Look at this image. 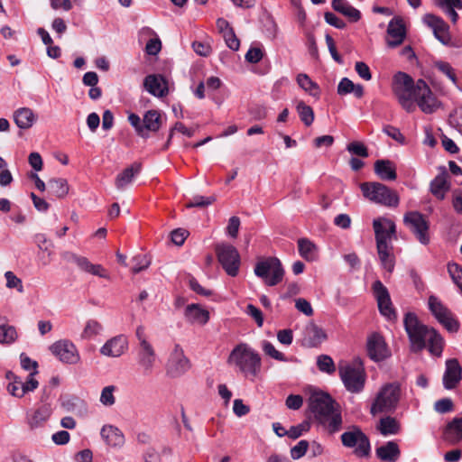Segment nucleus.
Instances as JSON below:
<instances>
[{
    "mask_svg": "<svg viewBox=\"0 0 462 462\" xmlns=\"http://www.w3.org/2000/svg\"><path fill=\"white\" fill-rule=\"evenodd\" d=\"M189 368L190 362L185 356L182 347L180 345H175L168 361V374L171 377H179L188 372Z\"/></svg>",
    "mask_w": 462,
    "mask_h": 462,
    "instance_id": "16",
    "label": "nucleus"
},
{
    "mask_svg": "<svg viewBox=\"0 0 462 462\" xmlns=\"http://www.w3.org/2000/svg\"><path fill=\"white\" fill-rule=\"evenodd\" d=\"M141 171V164L134 162L131 166L125 168L122 172H120L116 178V187L123 190L125 189L126 186H128L130 183H132L134 176L139 174Z\"/></svg>",
    "mask_w": 462,
    "mask_h": 462,
    "instance_id": "32",
    "label": "nucleus"
},
{
    "mask_svg": "<svg viewBox=\"0 0 462 462\" xmlns=\"http://www.w3.org/2000/svg\"><path fill=\"white\" fill-rule=\"evenodd\" d=\"M347 151L353 154H356L357 156L366 158L368 157V151L367 148L365 146L364 143L360 142H352L350 143L347 147Z\"/></svg>",
    "mask_w": 462,
    "mask_h": 462,
    "instance_id": "55",
    "label": "nucleus"
},
{
    "mask_svg": "<svg viewBox=\"0 0 462 462\" xmlns=\"http://www.w3.org/2000/svg\"><path fill=\"white\" fill-rule=\"evenodd\" d=\"M14 121L20 129L31 128L37 120V116L29 107H20L14 112Z\"/></svg>",
    "mask_w": 462,
    "mask_h": 462,
    "instance_id": "29",
    "label": "nucleus"
},
{
    "mask_svg": "<svg viewBox=\"0 0 462 462\" xmlns=\"http://www.w3.org/2000/svg\"><path fill=\"white\" fill-rule=\"evenodd\" d=\"M403 323L413 352H420L428 346L430 354L437 356L441 355L444 340L437 330L422 324L418 317L411 312L405 315Z\"/></svg>",
    "mask_w": 462,
    "mask_h": 462,
    "instance_id": "1",
    "label": "nucleus"
},
{
    "mask_svg": "<svg viewBox=\"0 0 462 462\" xmlns=\"http://www.w3.org/2000/svg\"><path fill=\"white\" fill-rule=\"evenodd\" d=\"M16 338L17 332L14 327L0 325V344H12Z\"/></svg>",
    "mask_w": 462,
    "mask_h": 462,
    "instance_id": "45",
    "label": "nucleus"
},
{
    "mask_svg": "<svg viewBox=\"0 0 462 462\" xmlns=\"http://www.w3.org/2000/svg\"><path fill=\"white\" fill-rule=\"evenodd\" d=\"M215 201L214 197L195 196L187 205L188 208L207 207Z\"/></svg>",
    "mask_w": 462,
    "mask_h": 462,
    "instance_id": "62",
    "label": "nucleus"
},
{
    "mask_svg": "<svg viewBox=\"0 0 462 462\" xmlns=\"http://www.w3.org/2000/svg\"><path fill=\"white\" fill-rule=\"evenodd\" d=\"M297 83L298 85L306 92H308L312 97L319 96V88L317 83L312 81L310 78L305 73H300L297 76Z\"/></svg>",
    "mask_w": 462,
    "mask_h": 462,
    "instance_id": "42",
    "label": "nucleus"
},
{
    "mask_svg": "<svg viewBox=\"0 0 462 462\" xmlns=\"http://www.w3.org/2000/svg\"><path fill=\"white\" fill-rule=\"evenodd\" d=\"M373 291L376 299L379 311L382 315L386 317L388 319L395 318V311L393 308L391 297L387 288L383 284L381 281H375L373 283Z\"/></svg>",
    "mask_w": 462,
    "mask_h": 462,
    "instance_id": "17",
    "label": "nucleus"
},
{
    "mask_svg": "<svg viewBox=\"0 0 462 462\" xmlns=\"http://www.w3.org/2000/svg\"><path fill=\"white\" fill-rule=\"evenodd\" d=\"M263 349L264 353L266 355L270 356L271 357H273L278 361H286L285 356L282 353H281L280 351H278L272 343L265 341L263 343Z\"/></svg>",
    "mask_w": 462,
    "mask_h": 462,
    "instance_id": "59",
    "label": "nucleus"
},
{
    "mask_svg": "<svg viewBox=\"0 0 462 462\" xmlns=\"http://www.w3.org/2000/svg\"><path fill=\"white\" fill-rule=\"evenodd\" d=\"M400 423L391 416L382 418L377 426V430L383 436L395 435L400 431Z\"/></svg>",
    "mask_w": 462,
    "mask_h": 462,
    "instance_id": "38",
    "label": "nucleus"
},
{
    "mask_svg": "<svg viewBox=\"0 0 462 462\" xmlns=\"http://www.w3.org/2000/svg\"><path fill=\"white\" fill-rule=\"evenodd\" d=\"M245 313L250 316L256 322L259 328L263 325V316L260 309L253 304H248L245 309Z\"/></svg>",
    "mask_w": 462,
    "mask_h": 462,
    "instance_id": "56",
    "label": "nucleus"
},
{
    "mask_svg": "<svg viewBox=\"0 0 462 462\" xmlns=\"http://www.w3.org/2000/svg\"><path fill=\"white\" fill-rule=\"evenodd\" d=\"M393 92L397 97L402 107L408 113L415 110L416 106L413 97L417 94V82L404 72H398L393 79Z\"/></svg>",
    "mask_w": 462,
    "mask_h": 462,
    "instance_id": "4",
    "label": "nucleus"
},
{
    "mask_svg": "<svg viewBox=\"0 0 462 462\" xmlns=\"http://www.w3.org/2000/svg\"><path fill=\"white\" fill-rule=\"evenodd\" d=\"M137 359L144 374H150L156 361V354L151 343L138 346Z\"/></svg>",
    "mask_w": 462,
    "mask_h": 462,
    "instance_id": "23",
    "label": "nucleus"
},
{
    "mask_svg": "<svg viewBox=\"0 0 462 462\" xmlns=\"http://www.w3.org/2000/svg\"><path fill=\"white\" fill-rule=\"evenodd\" d=\"M432 66L442 75L446 76L456 87H457L458 80L456 70L450 63L442 60H433Z\"/></svg>",
    "mask_w": 462,
    "mask_h": 462,
    "instance_id": "40",
    "label": "nucleus"
},
{
    "mask_svg": "<svg viewBox=\"0 0 462 462\" xmlns=\"http://www.w3.org/2000/svg\"><path fill=\"white\" fill-rule=\"evenodd\" d=\"M448 272L455 284L457 286L462 284V266L456 263H449Z\"/></svg>",
    "mask_w": 462,
    "mask_h": 462,
    "instance_id": "51",
    "label": "nucleus"
},
{
    "mask_svg": "<svg viewBox=\"0 0 462 462\" xmlns=\"http://www.w3.org/2000/svg\"><path fill=\"white\" fill-rule=\"evenodd\" d=\"M308 448L309 442L307 440L299 441L297 445L291 448V457L293 459H299L302 457L306 454Z\"/></svg>",
    "mask_w": 462,
    "mask_h": 462,
    "instance_id": "57",
    "label": "nucleus"
},
{
    "mask_svg": "<svg viewBox=\"0 0 462 462\" xmlns=\"http://www.w3.org/2000/svg\"><path fill=\"white\" fill-rule=\"evenodd\" d=\"M405 27L401 19L392 20L387 28V44L391 48L401 45L405 38Z\"/></svg>",
    "mask_w": 462,
    "mask_h": 462,
    "instance_id": "22",
    "label": "nucleus"
},
{
    "mask_svg": "<svg viewBox=\"0 0 462 462\" xmlns=\"http://www.w3.org/2000/svg\"><path fill=\"white\" fill-rule=\"evenodd\" d=\"M400 449L397 443L389 441L385 445L376 448L377 457L386 462H395L400 457Z\"/></svg>",
    "mask_w": 462,
    "mask_h": 462,
    "instance_id": "35",
    "label": "nucleus"
},
{
    "mask_svg": "<svg viewBox=\"0 0 462 462\" xmlns=\"http://www.w3.org/2000/svg\"><path fill=\"white\" fill-rule=\"evenodd\" d=\"M327 339L326 332L318 325L309 323L304 329L303 345L308 347H317Z\"/></svg>",
    "mask_w": 462,
    "mask_h": 462,
    "instance_id": "21",
    "label": "nucleus"
},
{
    "mask_svg": "<svg viewBox=\"0 0 462 462\" xmlns=\"http://www.w3.org/2000/svg\"><path fill=\"white\" fill-rule=\"evenodd\" d=\"M128 122L131 124L132 126L134 127L138 135L143 138L148 137L147 133H144L143 124L141 123V118L139 116L134 113L130 114L128 116Z\"/></svg>",
    "mask_w": 462,
    "mask_h": 462,
    "instance_id": "58",
    "label": "nucleus"
},
{
    "mask_svg": "<svg viewBox=\"0 0 462 462\" xmlns=\"http://www.w3.org/2000/svg\"><path fill=\"white\" fill-rule=\"evenodd\" d=\"M128 342L125 337L120 335L107 340L100 348L103 356L109 357H119L127 349Z\"/></svg>",
    "mask_w": 462,
    "mask_h": 462,
    "instance_id": "20",
    "label": "nucleus"
},
{
    "mask_svg": "<svg viewBox=\"0 0 462 462\" xmlns=\"http://www.w3.org/2000/svg\"><path fill=\"white\" fill-rule=\"evenodd\" d=\"M102 328V325L98 321L95 319H90L86 323L81 337L87 339L91 338L94 336L98 335L101 332Z\"/></svg>",
    "mask_w": 462,
    "mask_h": 462,
    "instance_id": "47",
    "label": "nucleus"
},
{
    "mask_svg": "<svg viewBox=\"0 0 462 462\" xmlns=\"http://www.w3.org/2000/svg\"><path fill=\"white\" fill-rule=\"evenodd\" d=\"M360 189L367 199L386 207H397L399 197L397 193L380 182H365Z\"/></svg>",
    "mask_w": 462,
    "mask_h": 462,
    "instance_id": "7",
    "label": "nucleus"
},
{
    "mask_svg": "<svg viewBox=\"0 0 462 462\" xmlns=\"http://www.w3.org/2000/svg\"><path fill=\"white\" fill-rule=\"evenodd\" d=\"M444 439L453 444L462 439V418H455L446 426Z\"/></svg>",
    "mask_w": 462,
    "mask_h": 462,
    "instance_id": "36",
    "label": "nucleus"
},
{
    "mask_svg": "<svg viewBox=\"0 0 462 462\" xmlns=\"http://www.w3.org/2000/svg\"><path fill=\"white\" fill-rule=\"evenodd\" d=\"M217 257L225 272L232 277L238 274L240 267V255L235 246L222 243L216 245Z\"/></svg>",
    "mask_w": 462,
    "mask_h": 462,
    "instance_id": "9",
    "label": "nucleus"
},
{
    "mask_svg": "<svg viewBox=\"0 0 462 462\" xmlns=\"http://www.w3.org/2000/svg\"><path fill=\"white\" fill-rule=\"evenodd\" d=\"M254 274L262 278L268 286H274L282 281L284 270L276 257L259 261L254 267Z\"/></svg>",
    "mask_w": 462,
    "mask_h": 462,
    "instance_id": "8",
    "label": "nucleus"
},
{
    "mask_svg": "<svg viewBox=\"0 0 462 462\" xmlns=\"http://www.w3.org/2000/svg\"><path fill=\"white\" fill-rule=\"evenodd\" d=\"M5 277L6 279V287L9 289H16L19 292L23 291V283L21 279H19L13 272L7 271L5 273Z\"/></svg>",
    "mask_w": 462,
    "mask_h": 462,
    "instance_id": "52",
    "label": "nucleus"
},
{
    "mask_svg": "<svg viewBox=\"0 0 462 462\" xmlns=\"http://www.w3.org/2000/svg\"><path fill=\"white\" fill-rule=\"evenodd\" d=\"M116 387L115 385H108L102 389L100 394V402L107 407H110L115 404L116 397L114 393L116 392Z\"/></svg>",
    "mask_w": 462,
    "mask_h": 462,
    "instance_id": "48",
    "label": "nucleus"
},
{
    "mask_svg": "<svg viewBox=\"0 0 462 462\" xmlns=\"http://www.w3.org/2000/svg\"><path fill=\"white\" fill-rule=\"evenodd\" d=\"M317 420L329 435L338 432L341 430L343 423L340 407Z\"/></svg>",
    "mask_w": 462,
    "mask_h": 462,
    "instance_id": "24",
    "label": "nucleus"
},
{
    "mask_svg": "<svg viewBox=\"0 0 462 462\" xmlns=\"http://www.w3.org/2000/svg\"><path fill=\"white\" fill-rule=\"evenodd\" d=\"M151 262L144 254H138L132 259V272L138 273L149 267Z\"/></svg>",
    "mask_w": 462,
    "mask_h": 462,
    "instance_id": "49",
    "label": "nucleus"
},
{
    "mask_svg": "<svg viewBox=\"0 0 462 462\" xmlns=\"http://www.w3.org/2000/svg\"><path fill=\"white\" fill-rule=\"evenodd\" d=\"M449 121L453 127L462 135V106L457 107L449 115Z\"/></svg>",
    "mask_w": 462,
    "mask_h": 462,
    "instance_id": "54",
    "label": "nucleus"
},
{
    "mask_svg": "<svg viewBox=\"0 0 462 462\" xmlns=\"http://www.w3.org/2000/svg\"><path fill=\"white\" fill-rule=\"evenodd\" d=\"M51 414V408L50 404H42L35 410L31 415H28L27 422L31 429L41 427Z\"/></svg>",
    "mask_w": 462,
    "mask_h": 462,
    "instance_id": "33",
    "label": "nucleus"
},
{
    "mask_svg": "<svg viewBox=\"0 0 462 462\" xmlns=\"http://www.w3.org/2000/svg\"><path fill=\"white\" fill-rule=\"evenodd\" d=\"M185 319L192 325H205L209 319V312L199 304H189L184 310Z\"/></svg>",
    "mask_w": 462,
    "mask_h": 462,
    "instance_id": "25",
    "label": "nucleus"
},
{
    "mask_svg": "<svg viewBox=\"0 0 462 462\" xmlns=\"http://www.w3.org/2000/svg\"><path fill=\"white\" fill-rule=\"evenodd\" d=\"M461 366L457 359H449L446 362V371L443 376L445 388L453 389L461 379Z\"/></svg>",
    "mask_w": 462,
    "mask_h": 462,
    "instance_id": "26",
    "label": "nucleus"
},
{
    "mask_svg": "<svg viewBox=\"0 0 462 462\" xmlns=\"http://www.w3.org/2000/svg\"><path fill=\"white\" fill-rule=\"evenodd\" d=\"M400 397L401 388L399 383H388L383 384L372 402L371 414L374 416L383 412L393 411L397 408Z\"/></svg>",
    "mask_w": 462,
    "mask_h": 462,
    "instance_id": "5",
    "label": "nucleus"
},
{
    "mask_svg": "<svg viewBox=\"0 0 462 462\" xmlns=\"http://www.w3.org/2000/svg\"><path fill=\"white\" fill-rule=\"evenodd\" d=\"M368 356L374 361H381L388 356V350L384 339L379 334H373L367 340Z\"/></svg>",
    "mask_w": 462,
    "mask_h": 462,
    "instance_id": "19",
    "label": "nucleus"
},
{
    "mask_svg": "<svg viewBox=\"0 0 462 462\" xmlns=\"http://www.w3.org/2000/svg\"><path fill=\"white\" fill-rule=\"evenodd\" d=\"M448 189L446 176L444 174L438 175L430 182V191L439 199H443L445 192Z\"/></svg>",
    "mask_w": 462,
    "mask_h": 462,
    "instance_id": "41",
    "label": "nucleus"
},
{
    "mask_svg": "<svg viewBox=\"0 0 462 462\" xmlns=\"http://www.w3.org/2000/svg\"><path fill=\"white\" fill-rule=\"evenodd\" d=\"M424 23L432 29L434 36L444 45L453 46L448 25L446 22L434 14H427L423 18Z\"/></svg>",
    "mask_w": 462,
    "mask_h": 462,
    "instance_id": "18",
    "label": "nucleus"
},
{
    "mask_svg": "<svg viewBox=\"0 0 462 462\" xmlns=\"http://www.w3.org/2000/svg\"><path fill=\"white\" fill-rule=\"evenodd\" d=\"M49 193L58 199L65 198L69 190V186L66 179L53 178L48 181Z\"/></svg>",
    "mask_w": 462,
    "mask_h": 462,
    "instance_id": "37",
    "label": "nucleus"
},
{
    "mask_svg": "<svg viewBox=\"0 0 462 462\" xmlns=\"http://www.w3.org/2000/svg\"><path fill=\"white\" fill-rule=\"evenodd\" d=\"M373 228L381 265L391 273L395 266L393 240L396 239V226L392 219L378 217L374 219Z\"/></svg>",
    "mask_w": 462,
    "mask_h": 462,
    "instance_id": "2",
    "label": "nucleus"
},
{
    "mask_svg": "<svg viewBox=\"0 0 462 462\" xmlns=\"http://www.w3.org/2000/svg\"><path fill=\"white\" fill-rule=\"evenodd\" d=\"M413 102L425 114L434 113L440 106V102L423 79L417 80V94L413 97Z\"/></svg>",
    "mask_w": 462,
    "mask_h": 462,
    "instance_id": "11",
    "label": "nucleus"
},
{
    "mask_svg": "<svg viewBox=\"0 0 462 462\" xmlns=\"http://www.w3.org/2000/svg\"><path fill=\"white\" fill-rule=\"evenodd\" d=\"M8 393L18 398H22L24 395V390H23V381L18 377L14 381L10 382L7 385Z\"/></svg>",
    "mask_w": 462,
    "mask_h": 462,
    "instance_id": "53",
    "label": "nucleus"
},
{
    "mask_svg": "<svg viewBox=\"0 0 462 462\" xmlns=\"http://www.w3.org/2000/svg\"><path fill=\"white\" fill-rule=\"evenodd\" d=\"M100 434L106 443L112 448H121L125 444V436L123 432L115 426H103Z\"/></svg>",
    "mask_w": 462,
    "mask_h": 462,
    "instance_id": "28",
    "label": "nucleus"
},
{
    "mask_svg": "<svg viewBox=\"0 0 462 462\" xmlns=\"http://www.w3.org/2000/svg\"><path fill=\"white\" fill-rule=\"evenodd\" d=\"M429 309L437 320L448 331L455 332L458 329V322L453 318L449 310L434 295L429 298Z\"/></svg>",
    "mask_w": 462,
    "mask_h": 462,
    "instance_id": "14",
    "label": "nucleus"
},
{
    "mask_svg": "<svg viewBox=\"0 0 462 462\" xmlns=\"http://www.w3.org/2000/svg\"><path fill=\"white\" fill-rule=\"evenodd\" d=\"M175 131L181 133L182 134L187 135L188 137H192L195 133L194 130L186 127L182 123H180V122L175 123L174 126L170 131L169 138L165 143L164 149H167L169 147L171 138L173 136V133Z\"/></svg>",
    "mask_w": 462,
    "mask_h": 462,
    "instance_id": "50",
    "label": "nucleus"
},
{
    "mask_svg": "<svg viewBox=\"0 0 462 462\" xmlns=\"http://www.w3.org/2000/svg\"><path fill=\"white\" fill-rule=\"evenodd\" d=\"M143 85L145 89L155 97H163L168 93L167 83L161 75H148Z\"/></svg>",
    "mask_w": 462,
    "mask_h": 462,
    "instance_id": "27",
    "label": "nucleus"
},
{
    "mask_svg": "<svg viewBox=\"0 0 462 462\" xmlns=\"http://www.w3.org/2000/svg\"><path fill=\"white\" fill-rule=\"evenodd\" d=\"M227 363L234 365L245 376H256L261 370V357L257 352L241 343L230 353Z\"/></svg>",
    "mask_w": 462,
    "mask_h": 462,
    "instance_id": "3",
    "label": "nucleus"
},
{
    "mask_svg": "<svg viewBox=\"0 0 462 462\" xmlns=\"http://www.w3.org/2000/svg\"><path fill=\"white\" fill-rule=\"evenodd\" d=\"M297 111L299 113L300 120L304 123L305 125L310 126V125H312L314 121V112L310 106L300 101L297 105Z\"/></svg>",
    "mask_w": 462,
    "mask_h": 462,
    "instance_id": "44",
    "label": "nucleus"
},
{
    "mask_svg": "<svg viewBox=\"0 0 462 462\" xmlns=\"http://www.w3.org/2000/svg\"><path fill=\"white\" fill-rule=\"evenodd\" d=\"M451 19L453 23H456L458 20V14L456 12V9L461 10L462 9V0H461V5L458 6L456 5H452V2H448L447 5H442L439 6Z\"/></svg>",
    "mask_w": 462,
    "mask_h": 462,
    "instance_id": "60",
    "label": "nucleus"
},
{
    "mask_svg": "<svg viewBox=\"0 0 462 462\" xmlns=\"http://www.w3.org/2000/svg\"><path fill=\"white\" fill-rule=\"evenodd\" d=\"M222 36L226 42V46L229 49H231L233 51H237L239 49L240 41L236 37L234 30L228 31V32L222 34Z\"/></svg>",
    "mask_w": 462,
    "mask_h": 462,
    "instance_id": "61",
    "label": "nucleus"
},
{
    "mask_svg": "<svg viewBox=\"0 0 462 462\" xmlns=\"http://www.w3.org/2000/svg\"><path fill=\"white\" fill-rule=\"evenodd\" d=\"M317 365L319 371L332 374L336 371L333 359L328 355H321L317 359Z\"/></svg>",
    "mask_w": 462,
    "mask_h": 462,
    "instance_id": "46",
    "label": "nucleus"
},
{
    "mask_svg": "<svg viewBox=\"0 0 462 462\" xmlns=\"http://www.w3.org/2000/svg\"><path fill=\"white\" fill-rule=\"evenodd\" d=\"M71 259L81 271L98 277L108 278V275L102 265L93 264L88 258L77 254H72Z\"/></svg>",
    "mask_w": 462,
    "mask_h": 462,
    "instance_id": "30",
    "label": "nucleus"
},
{
    "mask_svg": "<svg viewBox=\"0 0 462 462\" xmlns=\"http://www.w3.org/2000/svg\"><path fill=\"white\" fill-rule=\"evenodd\" d=\"M299 253L307 261H312L316 257V246L307 238L298 240Z\"/></svg>",
    "mask_w": 462,
    "mask_h": 462,
    "instance_id": "43",
    "label": "nucleus"
},
{
    "mask_svg": "<svg viewBox=\"0 0 462 462\" xmlns=\"http://www.w3.org/2000/svg\"><path fill=\"white\" fill-rule=\"evenodd\" d=\"M403 222L420 244L426 245L430 243V224L421 213L419 211L407 212L403 217Z\"/></svg>",
    "mask_w": 462,
    "mask_h": 462,
    "instance_id": "10",
    "label": "nucleus"
},
{
    "mask_svg": "<svg viewBox=\"0 0 462 462\" xmlns=\"http://www.w3.org/2000/svg\"><path fill=\"white\" fill-rule=\"evenodd\" d=\"M338 373L344 386L348 392L358 393L363 391L366 374L361 362L356 361L353 364L341 365Z\"/></svg>",
    "mask_w": 462,
    "mask_h": 462,
    "instance_id": "6",
    "label": "nucleus"
},
{
    "mask_svg": "<svg viewBox=\"0 0 462 462\" xmlns=\"http://www.w3.org/2000/svg\"><path fill=\"white\" fill-rule=\"evenodd\" d=\"M143 128L146 131L157 132L162 125V116L157 110H149L143 116Z\"/></svg>",
    "mask_w": 462,
    "mask_h": 462,
    "instance_id": "39",
    "label": "nucleus"
},
{
    "mask_svg": "<svg viewBox=\"0 0 462 462\" xmlns=\"http://www.w3.org/2000/svg\"><path fill=\"white\" fill-rule=\"evenodd\" d=\"M51 352L62 363L75 365L80 360L76 346L69 340H59L50 346Z\"/></svg>",
    "mask_w": 462,
    "mask_h": 462,
    "instance_id": "15",
    "label": "nucleus"
},
{
    "mask_svg": "<svg viewBox=\"0 0 462 462\" xmlns=\"http://www.w3.org/2000/svg\"><path fill=\"white\" fill-rule=\"evenodd\" d=\"M162 50V42L156 36L152 39H150L145 46V51L148 55H157Z\"/></svg>",
    "mask_w": 462,
    "mask_h": 462,
    "instance_id": "63",
    "label": "nucleus"
},
{
    "mask_svg": "<svg viewBox=\"0 0 462 462\" xmlns=\"http://www.w3.org/2000/svg\"><path fill=\"white\" fill-rule=\"evenodd\" d=\"M309 406L316 420L328 415L339 405L326 393L315 392L311 393L309 399Z\"/></svg>",
    "mask_w": 462,
    "mask_h": 462,
    "instance_id": "13",
    "label": "nucleus"
},
{
    "mask_svg": "<svg viewBox=\"0 0 462 462\" xmlns=\"http://www.w3.org/2000/svg\"><path fill=\"white\" fill-rule=\"evenodd\" d=\"M341 441L345 447L355 448V453L359 457L369 454V439L358 427L354 426L350 430L344 432L341 435Z\"/></svg>",
    "mask_w": 462,
    "mask_h": 462,
    "instance_id": "12",
    "label": "nucleus"
},
{
    "mask_svg": "<svg viewBox=\"0 0 462 462\" xmlns=\"http://www.w3.org/2000/svg\"><path fill=\"white\" fill-rule=\"evenodd\" d=\"M374 168L376 175L383 180H395L397 178L395 165L390 160H377Z\"/></svg>",
    "mask_w": 462,
    "mask_h": 462,
    "instance_id": "31",
    "label": "nucleus"
},
{
    "mask_svg": "<svg viewBox=\"0 0 462 462\" xmlns=\"http://www.w3.org/2000/svg\"><path fill=\"white\" fill-rule=\"evenodd\" d=\"M332 7L335 11L347 17L352 23H356L361 18L360 11L350 5L346 0H332Z\"/></svg>",
    "mask_w": 462,
    "mask_h": 462,
    "instance_id": "34",
    "label": "nucleus"
},
{
    "mask_svg": "<svg viewBox=\"0 0 462 462\" xmlns=\"http://www.w3.org/2000/svg\"><path fill=\"white\" fill-rule=\"evenodd\" d=\"M295 308L307 317L312 316L314 312L310 303L303 298L295 300Z\"/></svg>",
    "mask_w": 462,
    "mask_h": 462,
    "instance_id": "64",
    "label": "nucleus"
}]
</instances>
